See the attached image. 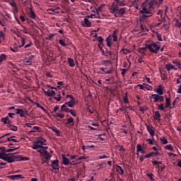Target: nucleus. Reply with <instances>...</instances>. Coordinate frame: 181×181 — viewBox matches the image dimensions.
I'll return each mask as SVG.
<instances>
[{
    "label": "nucleus",
    "instance_id": "obj_55",
    "mask_svg": "<svg viewBox=\"0 0 181 181\" xmlns=\"http://www.w3.org/2000/svg\"><path fill=\"white\" fill-rule=\"evenodd\" d=\"M106 42H107V46H108V47H111V41H110V37L107 38Z\"/></svg>",
    "mask_w": 181,
    "mask_h": 181
},
{
    "label": "nucleus",
    "instance_id": "obj_62",
    "mask_svg": "<svg viewBox=\"0 0 181 181\" xmlns=\"http://www.w3.org/2000/svg\"><path fill=\"white\" fill-rule=\"evenodd\" d=\"M146 141V142H148V144L150 145H153V140H152L151 139H147Z\"/></svg>",
    "mask_w": 181,
    "mask_h": 181
},
{
    "label": "nucleus",
    "instance_id": "obj_51",
    "mask_svg": "<svg viewBox=\"0 0 181 181\" xmlns=\"http://www.w3.org/2000/svg\"><path fill=\"white\" fill-rule=\"evenodd\" d=\"M179 100H180V98L179 97H177V98L173 100V108L175 107V104H176V102H177V101H179Z\"/></svg>",
    "mask_w": 181,
    "mask_h": 181
},
{
    "label": "nucleus",
    "instance_id": "obj_23",
    "mask_svg": "<svg viewBox=\"0 0 181 181\" xmlns=\"http://www.w3.org/2000/svg\"><path fill=\"white\" fill-rule=\"evenodd\" d=\"M152 163L155 168H158V169H159V168H160V166L159 165H162V162L157 161L156 160H153Z\"/></svg>",
    "mask_w": 181,
    "mask_h": 181
},
{
    "label": "nucleus",
    "instance_id": "obj_40",
    "mask_svg": "<svg viewBox=\"0 0 181 181\" xmlns=\"http://www.w3.org/2000/svg\"><path fill=\"white\" fill-rule=\"evenodd\" d=\"M52 131H53V132H55L56 135L57 136H60V132H59V130L57 129H54V127H51Z\"/></svg>",
    "mask_w": 181,
    "mask_h": 181
},
{
    "label": "nucleus",
    "instance_id": "obj_33",
    "mask_svg": "<svg viewBox=\"0 0 181 181\" xmlns=\"http://www.w3.org/2000/svg\"><path fill=\"white\" fill-rule=\"evenodd\" d=\"M39 129H40V127L35 126L32 128V130L29 132V134H32V132H36L37 131H39Z\"/></svg>",
    "mask_w": 181,
    "mask_h": 181
},
{
    "label": "nucleus",
    "instance_id": "obj_8",
    "mask_svg": "<svg viewBox=\"0 0 181 181\" xmlns=\"http://www.w3.org/2000/svg\"><path fill=\"white\" fill-rule=\"evenodd\" d=\"M51 166L54 172L57 173L59 172V161L58 160H55L51 162Z\"/></svg>",
    "mask_w": 181,
    "mask_h": 181
},
{
    "label": "nucleus",
    "instance_id": "obj_41",
    "mask_svg": "<svg viewBox=\"0 0 181 181\" xmlns=\"http://www.w3.org/2000/svg\"><path fill=\"white\" fill-rule=\"evenodd\" d=\"M37 152H39V153H40V156H42L44 154V153L46 152V149H45V148H42L38 149Z\"/></svg>",
    "mask_w": 181,
    "mask_h": 181
},
{
    "label": "nucleus",
    "instance_id": "obj_4",
    "mask_svg": "<svg viewBox=\"0 0 181 181\" xmlns=\"http://www.w3.org/2000/svg\"><path fill=\"white\" fill-rule=\"evenodd\" d=\"M125 1L122 0L119 1H116L112 3V4L110 6L109 11L110 13H117V11H118V8L119 6H125Z\"/></svg>",
    "mask_w": 181,
    "mask_h": 181
},
{
    "label": "nucleus",
    "instance_id": "obj_15",
    "mask_svg": "<svg viewBox=\"0 0 181 181\" xmlns=\"http://www.w3.org/2000/svg\"><path fill=\"white\" fill-rule=\"evenodd\" d=\"M10 179H11V180H18V179H25V177L22 175H11Z\"/></svg>",
    "mask_w": 181,
    "mask_h": 181
},
{
    "label": "nucleus",
    "instance_id": "obj_6",
    "mask_svg": "<svg viewBox=\"0 0 181 181\" xmlns=\"http://www.w3.org/2000/svg\"><path fill=\"white\" fill-rule=\"evenodd\" d=\"M150 98H153V103H163L165 101V98L158 94H152Z\"/></svg>",
    "mask_w": 181,
    "mask_h": 181
},
{
    "label": "nucleus",
    "instance_id": "obj_18",
    "mask_svg": "<svg viewBox=\"0 0 181 181\" xmlns=\"http://www.w3.org/2000/svg\"><path fill=\"white\" fill-rule=\"evenodd\" d=\"M101 52L103 56H105V57H108V56H112V54L111 51H108V49H107L106 51H104L103 48H101Z\"/></svg>",
    "mask_w": 181,
    "mask_h": 181
},
{
    "label": "nucleus",
    "instance_id": "obj_54",
    "mask_svg": "<svg viewBox=\"0 0 181 181\" xmlns=\"http://www.w3.org/2000/svg\"><path fill=\"white\" fill-rule=\"evenodd\" d=\"M0 37L5 40V33H4V31H0Z\"/></svg>",
    "mask_w": 181,
    "mask_h": 181
},
{
    "label": "nucleus",
    "instance_id": "obj_17",
    "mask_svg": "<svg viewBox=\"0 0 181 181\" xmlns=\"http://www.w3.org/2000/svg\"><path fill=\"white\" fill-rule=\"evenodd\" d=\"M156 93H157L158 95H163V88L162 87V85H159L158 86V88L156 90Z\"/></svg>",
    "mask_w": 181,
    "mask_h": 181
},
{
    "label": "nucleus",
    "instance_id": "obj_60",
    "mask_svg": "<svg viewBox=\"0 0 181 181\" xmlns=\"http://www.w3.org/2000/svg\"><path fill=\"white\" fill-rule=\"evenodd\" d=\"M25 37H21V47H23L25 46Z\"/></svg>",
    "mask_w": 181,
    "mask_h": 181
},
{
    "label": "nucleus",
    "instance_id": "obj_63",
    "mask_svg": "<svg viewBox=\"0 0 181 181\" xmlns=\"http://www.w3.org/2000/svg\"><path fill=\"white\" fill-rule=\"evenodd\" d=\"M157 39L159 40V42H162V35L160 34H157Z\"/></svg>",
    "mask_w": 181,
    "mask_h": 181
},
{
    "label": "nucleus",
    "instance_id": "obj_57",
    "mask_svg": "<svg viewBox=\"0 0 181 181\" xmlns=\"http://www.w3.org/2000/svg\"><path fill=\"white\" fill-rule=\"evenodd\" d=\"M175 26H177V28L181 27V23H180V21H179V20L175 21Z\"/></svg>",
    "mask_w": 181,
    "mask_h": 181
},
{
    "label": "nucleus",
    "instance_id": "obj_9",
    "mask_svg": "<svg viewBox=\"0 0 181 181\" xmlns=\"http://www.w3.org/2000/svg\"><path fill=\"white\" fill-rule=\"evenodd\" d=\"M81 25L82 26H83V28H91V21H90V20H88V18H84L83 21L81 22Z\"/></svg>",
    "mask_w": 181,
    "mask_h": 181
},
{
    "label": "nucleus",
    "instance_id": "obj_19",
    "mask_svg": "<svg viewBox=\"0 0 181 181\" xmlns=\"http://www.w3.org/2000/svg\"><path fill=\"white\" fill-rule=\"evenodd\" d=\"M28 16L29 18H31V19H36V14H35V11H33L32 8H30V11L28 12Z\"/></svg>",
    "mask_w": 181,
    "mask_h": 181
},
{
    "label": "nucleus",
    "instance_id": "obj_29",
    "mask_svg": "<svg viewBox=\"0 0 181 181\" xmlns=\"http://www.w3.org/2000/svg\"><path fill=\"white\" fill-rule=\"evenodd\" d=\"M32 60H33V55L29 56V57L27 58V61H25V62L28 66H32Z\"/></svg>",
    "mask_w": 181,
    "mask_h": 181
},
{
    "label": "nucleus",
    "instance_id": "obj_43",
    "mask_svg": "<svg viewBox=\"0 0 181 181\" xmlns=\"http://www.w3.org/2000/svg\"><path fill=\"white\" fill-rule=\"evenodd\" d=\"M59 9V7H55L52 8H49V12H54V13H57V10Z\"/></svg>",
    "mask_w": 181,
    "mask_h": 181
},
{
    "label": "nucleus",
    "instance_id": "obj_22",
    "mask_svg": "<svg viewBox=\"0 0 181 181\" xmlns=\"http://www.w3.org/2000/svg\"><path fill=\"white\" fill-rule=\"evenodd\" d=\"M69 110L70 108H69V106L66 103L61 106V110L64 111V112H69Z\"/></svg>",
    "mask_w": 181,
    "mask_h": 181
},
{
    "label": "nucleus",
    "instance_id": "obj_35",
    "mask_svg": "<svg viewBox=\"0 0 181 181\" xmlns=\"http://www.w3.org/2000/svg\"><path fill=\"white\" fill-rule=\"evenodd\" d=\"M157 105H158V110H160V111H165V105H163V103H161Z\"/></svg>",
    "mask_w": 181,
    "mask_h": 181
},
{
    "label": "nucleus",
    "instance_id": "obj_28",
    "mask_svg": "<svg viewBox=\"0 0 181 181\" xmlns=\"http://www.w3.org/2000/svg\"><path fill=\"white\" fill-rule=\"evenodd\" d=\"M27 114H28V110H23V109H22V110L20 112V114L18 115H20L21 118H25L26 117Z\"/></svg>",
    "mask_w": 181,
    "mask_h": 181
},
{
    "label": "nucleus",
    "instance_id": "obj_26",
    "mask_svg": "<svg viewBox=\"0 0 181 181\" xmlns=\"http://www.w3.org/2000/svg\"><path fill=\"white\" fill-rule=\"evenodd\" d=\"M68 63L70 66V67H74V66H76V64H74V59H73V58H68Z\"/></svg>",
    "mask_w": 181,
    "mask_h": 181
},
{
    "label": "nucleus",
    "instance_id": "obj_31",
    "mask_svg": "<svg viewBox=\"0 0 181 181\" xmlns=\"http://www.w3.org/2000/svg\"><path fill=\"white\" fill-rule=\"evenodd\" d=\"M1 122H4V124H11V120H9V117H3L1 118Z\"/></svg>",
    "mask_w": 181,
    "mask_h": 181
},
{
    "label": "nucleus",
    "instance_id": "obj_50",
    "mask_svg": "<svg viewBox=\"0 0 181 181\" xmlns=\"http://www.w3.org/2000/svg\"><path fill=\"white\" fill-rule=\"evenodd\" d=\"M10 5L12 6V8H14L15 11H18V7L16 6V4H15V2L11 3Z\"/></svg>",
    "mask_w": 181,
    "mask_h": 181
},
{
    "label": "nucleus",
    "instance_id": "obj_2",
    "mask_svg": "<svg viewBox=\"0 0 181 181\" xmlns=\"http://www.w3.org/2000/svg\"><path fill=\"white\" fill-rule=\"evenodd\" d=\"M0 159L8 162V163H12L15 160H28V157H21V156L16 153H5L4 152L0 153Z\"/></svg>",
    "mask_w": 181,
    "mask_h": 181
},
{
    "label": "nucleus",
    "instance_id": "obj_25",
    "mask_svg": "<svg viewBox=\"0 0 181 181\" xmlns=\"http://www.w3.org/2000/svg\"><path fill=\"white\" fill-rule=\"evenodd\" d=\"M62 160H63V164L67 166V165H70V160L65 157L64 156H62Z\"/></svg>",
    "mask_w": 181,
    "mask_h": 181
},
{
    "label": "nucleus",
    "instance_id": "obj_16",
    "mask_svg": "<svg viewBox=\"0 0 181 181\" xmlns=\"http://www.w3.org/2000/svg\"><path fill=\"white\" fill-rule=\"evenodd\" d=\"M165 69L167 71H170V70H177V69L170 63L165 64Z\"/></svg>",
    "mask_w": 181,
    "mask_h": 181
},
{
    "label": "nucleus",
    "instance_id": "obj_11",
    "mask_svg": "<svg viewBox=\"0 0 181 181\" xmlns=\"http://www.w3.org/2000/svg\"><path fill=\"white\" fill-rule=\"evenodd\" d=\"M136 152H141L143 155H145V153H146V151L145 150V148L142 146V144H137Z\"/></svg>",
    "mask_w": 181,
    "mask_h": 181
},
{
    "label": "nucleus",
    "instance_id": "obj_49",
    "mask_svg": "<svg viewBox=\"0 0 181 181\" xmlns=\"http://www.w3.org/2000/svg\"><path fill=\"white\" fill-rule=\"evenodd\" d=\"M146 49L148 48L146 47V44L145 47L140 48V53H145V52H146Z\"/></svg>",
    "mask_w": 181,
    "mask_h": 181
},
{
    "label": "nucleus",
    "instance_id": "obj_45",
    "mask_svg": "<svg viewBox=\"0 0 181 181\" xmlns=\"http://www.w3.org/2000/svg\"><path fill=\"white\" fill-rule=\"evenodd\" d=\"M144 86H147V87L144 86V88H146V90H148V91H152L153 88L150 85L144 83Z\"/></svg>",
    "mask_w": 181,
    "mask_h": 181
},
{
    "label": "nucleus",
    "instance_id": "obj_64",
    "mask_svg": "<svg viewBox=\"0 0 181 181\" xmlns=\"http://www.w3.org/2000/svg\"><path fill=\"white\" fill-rule=\"evenodd\" d=\"M145 159H146L145 157V155H143V156H140V158H139V160L141 162H142L143 160H145Z\"/></svg>",
    "mask_w": 181,
    "mask_h": 181
},
{
    "label": "nucleus",
    "instance_id": "obj_38",
    "mask_svg": "<svg viewBox=\"0 0 181 181\" xmlns=\"http://www.w3.org/2000/svg\"><path fill=\"white\" fill-rule=\"evenodd\" d=\"M165 149L167 151H170L171 152L173 151V146H172V144H168L165 146Z\"/></svg>",
    "mask_w": 181,
    "mask_h": 181
},
{
    "label": "nucleus",
    "instance_id": "obj_42",
    "mask_svg": "<svg viewBox=\"0 0 181 181\" xmlns=\"http://www.w3.org/2000/svg\"><path fill=\"white\" fill-rule=\"evenodd\" d=\"M147 176L150 178L151 181H155V178H153V174L152 173H147Z\"/></svg>",
    "mask_w": 181,
    "mask_h": 181
},
{
    "label": "nucleus",
    "instance_id": "obj_47",
    "mask_svg": "<svg viewBox=\"0 0 181 181\" xmlns=\"http://www.w3.org/2000/svg\"><path fill=\"white\" fill-rule=\"evenodd\" d=\"M66 121H67L66 124H71L74 122V119H73V117H70V118H68Z\"/></svg>",
    "mask_w": 181,
    "mask_h": 181
},
{
    "label": "nucleus",
    "instance_id": "obj_36",
    "mask_svg": "<svg viewBox=\"0 0 181 181\" xmlns=\"http://www.w3.org/2000/svg\"><path fill=\"white\" fill-rule=\"evenodd\" d=\"M95 37H96L97 40L99 42V43H103L104 42V38L101 36L97 37V35H95Z\"/></svg>",
    "mask_w": 181,
    "mask_h": 181
},
{
    "label": "nucleus",
    "instance_id": "obj_3",
    "mask_svg": "<svg viewBox=\"0 0 181 181\" xmlns=\"http://www.w3.org/2000/svg\"><path fill=\"white\" fill-rule=\"evenodd\" d=\"M146 47L151 52V53L158 54L160 50V42H151L146 44Z\"/></svg>",
    "mask_w": 181,
    "mask_h": 181
},
{
    "label": "nucleus",
    "instance_id": "obj_52",
    "mask_svg": "<svg viewBox=\"0 0 181 181\" xmlns=\"http://www.w3.org/2000/svg\"><path fill=\"white\" fill-rule=\"evenodd\" d=\"M59 45H61L62 46H66V42L63 40H59Z\"/></svg>",
    "mask_w": 181,
    "mask_h": 181
},
{
    "label": "nucleus",
    "instance_id": "obj_7",
    "mask_svg": "<svg viewBox=\"0 0 181 181\" xmlns=\"http://www.w3.org/2000/svg\"><path fill=\"white\" fill-rule=\"evenodd\" d=\"M41 158L42 159V163H46L47 160H50V158H52V155L47 152L46 150L45 153L41 156Z\"/></svg>",
    "mask_w": 181,
    "mask_h": 181
},
{
    "label": "nucleus",
    "instance_id": "obj_32",
    "mask_svg": "<svg viewBox=\"0 0 181 181\" xmlns=\"http://www.w3.org/2000/svg\"><path fill=\"white\" fill-rule=\"evenodd\" d=\"M160 113L159 111H156L154 115V119H159L160 120Z\"/></svg>",
    "mask_w": 181,
    "mask_h": 181
},
{
    "label": "nucleus",
    "instance_id": "obj_5",
    "mask_svg": "<svg viewBox=\"0 0 181 181\" xmlns=\"http://www.w3.org/2000/svg\"><path fill=\"white\" fill-rule=\"evenodd\" d=\"M43 145H46V144H44L43 141L37 140L33 142L32 148L40 149V148H45V149H47L48 147H44Z\"/></svg>",
    "mask_w": 181,
    "mask_h": 181
},
{
    "label": "nucleus",
    "instance_id": "obj_30",
    "mask_svg": "<svg viewBox=\"0 0 181 181\" xmlns=\"http://www.w3.org/2000/svg\"><path fill=\"white\" fill-rule=\"evenodd\" d=\"M30 101H31L33 104L36 105V107H37L38 108H41L42 110V111H46V109H45V107L42 105H40V104H39V103H36V102H33V100H30Z\"/></svg>",
    "mask_w": 181,
    "mask_h": 181
},
{
    "label": "nucleus",
    "instance_id": "obj_21",
    "mask_svg": "<svg viewBox=\"0 0 181 181\" xmlns=\"http://www.w3.org/2000/svg\"><path fill=\"white\" fill-rule=\"evenodd\" d=\"M165 108H173L170 104V98H165Z\"/></svg>",
    "mask_w": 181,
    "mask_h": 181
},
{
    "label": "nucleus",
    "instance_id": "obj_58",
    "mask_svg": "<svg viewBox=\"0 0 181 181\" xmlns=\"http://www.w3.org/2000/svg\"><path fill=\"white\" fill-rule=\"evenodd\" d=\"M69 112H70V114L73 116V117H76V112H74V110L70 109Z\"/></svg>",
    "mask_w": 181,
    "mask_h": 181
},
{
    "label": "nucleus",
    "instance_id": "obj_20",
    "mask_svg": "<svg viewBox=\"0 0 181 181\" xmlns=\"http://www.w3.org/2000/svg\"><path fill=\"white\" fill-rule=\"evenodd\" d=\"M117 33H118V30H115L112 34L113 42H117V40H118V35H117Z\"/></svg>",
    "mask_w": 181,
    "mask_h": 181
},
{
    "label": "nucleus",
    "instance_id": "obj_48",
    "mask_svg": "<svg viewBox=\"0 0 181 181\" xmlns=\"http://www.w3.org/2000/svg\"><path fill=\"white\" fill-rule=\"evenodd\" d=\"M122 52H123L124 54H129V53H131V50L127 49H123Z\"/></svg>",
    "mask_w": 181,
    "mask_h": 181
},
{
    "label": "nucleus",
    "instance_id": "obj_59",
    "mask_svg": "<svg viewBox=\"0 0 181 181\" xmlns=\"http://www.w3.org/2000/svg\"><path fill=\"white\" fill-rule=\"evenodd\" d=\"M173 64H176L177 67H178L179 69H180L181 64H180V62H176V61H174V62H173Z\"/></svg>",
    "mask_w": 181,
    "mask_h": 181
},
{
    "label": "nucleus",
    "instance_id": "obj_39",
    "mask_svg": "<svg viewBox=\"0 0 181 181\" xmlns=\"http://www.w3.org/2000/svg\"><path fill=\"white\" fill-rule=\"evenodd\" d=\"M160 141L163 145H166V144H168V139H166L165 137L160 138Z\"/></svg>",
    "mask_w": 181,
    "mask_h": 181
},
{
    "label": "nucleus",
    "instance_id": "obj_53",
    "mask_svg": "<svg viewBox=\"0 0 181 181\" xmlns=\"http://www.w3.org/2000/svg\"><path fill=\"white\" fill-rule=\"evenodd\" d=\"M125 95H126V96H124V98H123V101H124V103H125L126 104H127V103H128V96H127V93H125Z\"/></svg>",
    "mask_w": 181,
    "mask_h": 181
},
{
    "label": "nucleus",
    "instance_id": "obj_37",
    "mask_svg": "<svg viewBox=\"0 0 181 181\" xmlns=\"http://www.w3.org/2000/svg\"><path fill=\"white\" fill-rule=\"evenodd\" d=\"M4 60H6V54H2L0 55V63H2Z\"/></svg>",
    "mask_w": 181,
    "mask_h": 181
},
{
    "label": "nucleus",
    "instance_id": "obj_14",
    "mask_svg": "<svg viewBox=\"0 0 181 181\" xmlns=\"http://www.w3.org/2000/svg\"><path fill=\"white\" fill-rule=\"evenodd\" d=\"M146 129L151 136H155V130L153 129V126L147 125Z\"/></svg>",
    "mask_w": 181,
    "mask_h": 181
},
{
    "label": "nucleus",
    "instance_id": "obj_13",
    "mask_svg": "<svg viewBox=\"0 0 181 181\" xmlns=\"http://www.w3.org/2000/svg\"><path fill=\"white\" fill-rule=\"evenodd\" d=\"M16 149H19V147L15 148H8V149H5L4 147H1L0 148V153L1 152H3L4 153H8V152H13V151H16Z\"/></svg>",
    "mask_w": 181,
    "mask_h": 181
},
{
    "label": "nucleus",
    "instance_id": "obj_46",
    "mask_svg": "<svg viewBox=\"0 0 181 181\" xmlns=\"http://www.w3.org/2000/svg\"><path fill=\"white\" fill-rule=\"evenodd\" d=\"M117 168H119L120 172H119V175H124V169L120 165H117Z\"/></svg>",
    "mask_w": 181,
    "mask_h": 181
},
{
    "label": "nucleus",
    "instance_id": "obj_61",
    "mask_svg": "<svg viewBox=\"0 0 181 181\" xmlns=\"http://www.w3.org/2000/svg\"><path fill=\"white\" fill-rule=\"evenodd\" d=\"M54 36H56V34L51 33L49 35L47 39L50 40L51 39H53V37H54Z\"/></svg>",
    "mask_w": 181,
    "mask_h": 181
},
{
    "label": "nucleus",
    "instance_id": "obj_34",
    "mask_svg": "<svg viewBox=\"0 0 181 181\" xmlns=\"http://www.w3.org/2000/svg\"><path fill=\"white\" fill-rule=\"evenodd\" d=\"M102 64H103V66H109L110 64H111V61L103 60V61H102Z\"/></svg>",
    "mask_w": 181,
    "mask_h": 181
},
{
    "label": "nucleus",
    "instance_id": "obj_56",
    "mask_svg": "<svg viewBox=\"0 0 181 181\" xmlns=\"http://www.w3.org/2000/svg\"><path fill=\"white\" fill-rule=\"evenodd\" d=\"M66 98H71V101H76V98L72 95H67Z\"/></svg>",
    "mask_w": 181,
    "mask_h": 181
},
{
    "label": "nucleus",
    "instance_id": "obj_10",
    "mask_svg": "<svg viewBox=\"0 0 181 181\" xmlns=\"http://www.w3.org/2000/svg\"><path fill=\"white\" fill-rule=\"evenodd\" d=\"M126 11H127L126 8H119L118 10H117V12L115 13V18L118 16L117 15H120L121 16H122V15L125 14Z\"/></svg>",
    "mask_w": 181,
    "mask_h": 181
},
{
    "label": "nucleus",
    "instance_id": "obj_12",
    "mask_svg": "<svg viewBox=\"0 0 181 181\" xmlns=\"http://www.w3.org/2000/svg\"><path fill=\"white\" fill-rule=\"evenodd\" d=\"M43 91L45 95H46L47 97H54L56 95V93L54 92V90H48L46 91L43 90Z\"/></svg>",
    "mask_w": 181,
    "mask_h": 181
},
{
    "label": "nucleus",
    "instance_id": "obj_1",
    "mask_svg": "<svg viewBox=\"0 0 181 181\" xmlns=\"http://www.w3.org/2000/svg\"><path fill=\"white\" fill-rule=\"evenodd\" d=\"M154 12L153 2H152V1H146L140 8V13H141L144 18H150V16L153 15Z\"/></svg>",
    "mask_w": 181,
    "mask_h": 181
},
{
    "label": "nucleus",
    "instance_id": "obj_44",
    "mask_svg": "<svg viewBox=\"0 0 181 181\" xmlns=\"http://www.w3.org/2000/svg\"><path fill=\"white\" fill-rule=\"evenodd\" d=\"M13 138H15V136H11V137H10V138H8L7 139V141H8V142H11V141H12L13 142H18V140L17 139H13Z\"/></svg>",
    "mask_w": 181,
    "mask_h": 181
},
{
    "label": "nucleus",
    "instance_id": "obj_27",
    "mask_svg": "<svg viewBox=\"0 0 181 181\" xmlns=\"http://www.w3.org/2000/svg\"><path fill=\"white\" fill-rule=\"evenodd\" d=\"M67 106L70 107L71 108H73L74 105H76V100H70L67 103H65Z\"/></svg>",
    "mask_w": 181,
    "mask_h": 181
},
{
    "label": "nucleus",
    "instance_id": "obj_24",
    "mask_svg": "<svg viewBox=\"0 0 181 181\" xmlns=\"http://www.w3.org/2000/svg\"><path fill=\"white\" fill-rule=\"evenodd\" d=\"M7 128H10V129L11 131H13L14 132H16V131H18V127H16L15 125H12V124H11V123H8L7 124Z\"/></svg>",
    "mask_w": 181,
    "mask_h": 181
}]
</instances>
